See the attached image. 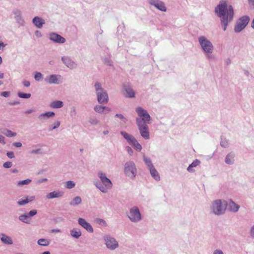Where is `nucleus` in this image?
I'll use <instances>...</instances> for the list:
<instances>
[{"instance_id":"obj_15","label":"nucleus","mask_w":254,"mask_h":254,"mask_svg":"<svg viewBox=\"0 0 254 254\" xmlns=\"http://www.w3.org/2000/svg\"><path fill=\"white\" fill-rule=\"evenodd\" d=\"M61 60L64 64L70 69H75L77 67V64L68 56H63Z\"/></svg>"},{"instance_id":"obj_21","label":"nucleus","mask_w":254,"mask_h":254,"mask_svg":"<svg viewBox=\"0 0 254 254\" xmlns=\"http://www.w3.org/2000/svg\"><path fill=\"white\" fill-rule=\"evenodd\" d=\"M0 236V241L3 244L8 245L13 244L12 239L10 236H8L4 233H1Z\"/></svg>"},{"instance_id":"obj_7","label":"nucleus","mask_w":254,"mask_h":254,"mask_svg":"<svg viewBox=\"0 0 254 254\" xmlns=\"http://www.w3.org/2000/svg\"><path fill=\"white\" fill-rule=\"evenodd\" d=\"M129 220L133 223H137L142 219L141 214L138 207L134 206L131 207L127 213Z\"/></svg>"},{"instance_id":"obj_28","label":"nucleus","mask_w":254,"mask_h":254,"mask_svg":"<svg viewBox=\"0 0 254 254\" xmlns=\"http://www.w3.org/2000/svg\"><path fill=\"white\" fill-rule=\"evenodd\" d=\"M64 106L63 102L60 100H55L50 103V107L52 109H59Z\"/></svg>"},{"instance_id":"obj_31","label":"nucleus","mask_w":254,"mask_h":254,"mask_svg":"<svg viewBox=\"0 0 254 254\" xmlns=\"http://www.w3.org/2000/svg\"><path fill=\"white\" fill-rule=\"evenodd\" d=\"M81 198L79 196H77L72 199L69 202V205L73 206L78 205L81 203Z\"/></svg>"},{"instance_id":"obj_5","label":"nucleus","mask_w":254,"mask_h":254,"mask_svg":"<svg viewBox=\"0 0 254 254\" xmlns=\"http://www.w3.org/2000/svg\"><path fill=\"white\" fill-rule=\"evenodd\" d=\"M94 87L98 102L100 104L107 103L109 101L108 95L106 90L102 87L101 83L96 81Z\"/></svg>"},{"instance_id":"obj_33","label":"nucleus","mask_w":254,"mask_h":254,"mask_svg":"<svg viewBox=\"0 0 254 254\" xmlns=\"http://www.w3.org/2000/svg\"><path fill=\"white\" fill-rule=\"evenodd\" d=\"M143 159L145 165L147 166L148 169H151L154 167L152 163L151 159L149 157L144 156Z\"/></svg>"},{"instance_id":"obj_58","label":"nucleus","mask_w":254,"mask_h":254,"mask_svg":"<svg viewBox=\"0 0 254 254\" xmlns=\"http://www.w3.org/2000/svg\"><path fill=\"white\" fill-rule=\"evenodd\" d=\"M47 181H48V180L46 178H44V179H40V180L37 181V184H42V183H44L45 182H47Z\"/></svg>"},{"instance_id":"obj_17","label":"nucleus","mask_w":254,"mask_h":254,"mask_svg":"<svg viewBox=\"0 0 254 254\" xmlns=\"http://www.w3.org/2000/svg\"><path fill=\"white\" fill-rule=\"evenodd\" d=\"M121 134L124 137L126 140L127 143L132 146L133 144L136 141L137 139L132 134H129L126 131H121L120 132Z\"/></svg>"},{"instance_id":"obj_18","label":"nucleus","mask_w":254,"mask_h":254,"mask_svg":"<svg viewBox=\"0 0 254 254\" xmlns=\"http://www.w3.org/2000/svg\"><path fill=\"white\" fill-rule=\"evenodd\" d=\"M78 223L88 232H93V228L91 225L89 223L87 222L84 219L82 218H78Z\"/></svg>"},{"instance_id":"obj_29","label":"nucleus","mask_w":254,"mask_h":254,"mask_svg":"<svg viewBox=\"0 0 254 254\" xmlns=\"http://www.w3.org/2000/svg\"><path fill=\"white\" fill-rule=\"evenodd\" d=\"M18 219L20 221L26 224H29L31 222V218H30L27 213L19 215Z\"/></svg>"},{"instance_id":"obj_46","label":"nucleus","mask_w":254,"mask_h":254,"mask_svg":"<svg viewBox=\"0 0 254 254\" xmlns=\"http://www.w3.org/2000/svg\"><path fill=\"white\" fill-rule=\"evenodd\" d=\"M200 163V161L199 160L196 159L190 164V167H192L193 168L199 165Z\"/></svg>"},{"instance_id":"obj_53","label":"nucleus","mask_w":254,"mask_h":254,"mask_svg":"<svg viewBox=\"0 0 254 254\" xmlns=\"http://www.w3.org/2000/svg\"><path fill=\"white\" fill-rule=\"evenodd\" d=\"M212 254H224L223 252L220 249L215 250Z\"/></svg>"},{"instance_id":"obj_51","label":"nucleus","mask_w":254,"mask_h":254,"mask_svg":"<svg viewBox=\"0 0 254 254\" xmlns=\"http://www.w3.org/2000/svg\"><path fill=\"white\" fill-rule=\"evenodd\" d=\"M104 63L105 64H107L108 65H110V66H112V61L110 59H109L108 58H105L104 59Z\"/></svg>"},{"instance_id":"obj_14","label":"nucleus","mask_w":254,"mask_h":254,"mask_svg":"<svg viewBox=\"0 0 254 254\" xmlns=\"http://www.w3.org/2000/svg\"><path fill=\"white\" fill-rule=\"evenodd\" d=\"M148 3L161 11L166 12L167 11L164 2L161 0H148Z\"/></svg>"},{"instance_id":"obj_35","label":"nucleus","mask_w":254,"mask_h":254,"mask_svg":"<svg viewBox=\"0 0 254 254\" xmlns=\"http://www.w3.org/2000/svg\"><path fill=\"white\" fill-rule=\"evenodd\" d=\"M105 108L104 106L101 105H96L94 107V110L99 114H102L104 112Z\"/></svg>"},{"instance_id":"obj_40","label":"nucleus","mask_w":254,"mask_h":254,"mask_svg":"<svg viewBox=\"0 0 254 254\" xmlns=\"http://www.w3.org/2000/svg\"><path fill=\"white\" fill-rule=\"evenodd\" d=\"M89 123L93 125H96L99 123V121L95 117H91L89 119Z\"/></svg>"},{"instance_id":"obj_3","label":"nucleus","mask_w":254,"mask_h":254,"mask_svg":"<svg viewBox=\"0 0 254 254\" xmlns=\"http://www.w3.org/2000/svg\"><path fill=\"white\" fill-rule=\"evenodd\" d=\"M97 175L102 185L99 182H96L94 183V185L101 192H107L108 190H110L113 187L112 182L110 179L107 177L106 174L102 171L98 172Z\"/></svg>"},{"instance_id":"obj_41","label":"nucleus","mask_w":254,"mask_h":254,"mask_svg":"<svg viewBox=\"0 0 254 254\" xmlns=\"http://www.w3.org/2000/svg\"><path fill=\"white\" fill-rule=\"evenodd\" d=\"M229 141L227 139L225 138L221 139V141H220V145L222 147L227 148L229 146Z\"/></svg>"},{"instance_id":"obj_36","label":"nucleus","mask_w":254,"mask_h":254,"mask_svg":"<svg viewBox=\"0 0 254 254\" xmlns=\"http://www.w3.org/2000/svg\"><path fill=\"white\" fill-rule=\"evenodd\" d=\"M31 180L27 179L22 181H19L17 182V185L18 186L28 185L31 182Z\"/></svg>"},{"instance_id":"obj_55","label":"nucleus","mask_w":254,"mask_h":254,"mask_svg":"<svg viewBox=\"0 0 254 254\" xmlns=\"http://www.w3.org/2000/svg\"><path fill=\"white\" fill-rule=\"evenodd\" d=\"M250 235L252 238L254 239V225L251 228Z\"/></svg>"},{"instance_id":"obj_37","label":"nucleus","mask_w":254,"mask_h":254,"mask_svg":"<svg viewBox=\"0 0 254 254\" xmlns=\"http://www.w3.org/2000/svg\"><path fill=\"white\" fill-rule=\"evenodd\" d=\"M43 78V75L40 72H36L34 73V79L37 81H40Z\"/></svg>"},{"instance_id":"obj_10","label":"nucleus","mask_w":254,"mask_h":254,"mask_svg":"<svg viewBox=\"0 0 254 254\" xmlns=\"http://www.w3.org/2000/svg\"><path fill=\"white\" fill-rule=\"evenodd\" d=\"M141 137L145 140L150 138V133L148 126L146 124H142L141 121L138 120L137 124H136Z\"/></svg>"},{"instance_id":"obj_1","label":"nucleus","mask_w":254,"mask_h":254,"mask_svg":"<svg viewBox=\"0 0 254 254\" xmlns=\"http://www.w3.org/2000/svg\"><path fill=\"white\" fill-rule=\"evenodd\" d=\"M215 13L220 18L223 29L225 31L227 27L233 19L234 9L231 5L228 6L226 1H221L215 8Z\"/></svg>"},{"instance_id":"obj_11","label":"nucleus","mask_w":254,"mask_h":254,"mask_svg":"<svg viewBox=\"0 0 254 254\" xmlns=\"http://www.w3.org/2000/svg\"><path fill=\"white\" fill-rule=\"evenodd\" d=\"M104 239L106 246L109 250H114L119 247L118 242L114 238L110 236H106Z\"/></svg>"},{"instance_id":"obj_47","label":"nucleus","mask_w":254,"mask_h":254,"mask_svg":"<svg viewBox=\"0 0 254 254\" xmlns=\"http://www.w3.org/2000/svg\"><path fill=\"white\" fill-rule=\"evenodd\" d=\"M126 151H127V153L130 155L132 156L133 153V150L130 146H127L126 147Z\"/></svg>"},{"instance_id":"obj_4","label":"nucleus","mask_w":254,"mask_h":254,"mask_svg":"<svg viewBox=\"0 0 254 254\" xmlns=\"http://www.w3.org/2000/svg\"><path fill=\"white\" fill-rule=\"evenodd\" d=\"M227 202L220 199L212 201L210 206V212L217 216L223 215L226 211Z\"/></svg>"},{"instance_id":"obj_59","label":"nucleus","mask_w":254,"mask_h":254,"mask_svg":"<svg viewBox=\"0 0 254 254\" xmlns=\"http://www.w3.org/2000/svg\"><path fill=\"white\" fill-rule=\"evenodd\" d=\"M23 84L25 87H28L30 85V83L29 81L25 80L23 82Z\"/></svg>"},{"instance_id":"obj_8","label":"nucleus","mask_w":254,"mask_h":254,"mask_svg":"<svg viewBox=\"0 0 254 254\" xmlns=\"http://www.w3.org/2000/svg\"><path fill=\"white\" fill-rule=\"evenodd\" d=\"M135 111L138 115L141 118H137L136 119V124H137L138 120L140 121H141L142 124H146L147 125V124L149 123L151 117L145 110L143 109L142 107H138L136 108Z\"/></svg>"},{"instance_id":"obj_43","label":"nucleus","mask_w":254,"mask_h":254,"mask_svg":"<svg viewBox=\"0 0 254 254\" xmlns=\"http://www.w3.org/2000/svg\"><path fill=\"white\" fill-rule=\"evenodd\" d=\"M115 117L119 118L124 123H126L127 121V119L124 117V116L121 114H117L115 115Z\"/></svg>"},{"instance_id":"obj_44","label":"nucleus","mask_w":254,"mask_h":254,"mask_svg":"<svg viewBox=\"0 0 254 254\" xmlns=\"http://www.w3.org/2000/svg\"><path fill=\"white\" fill-rule=\"evenodd\" d=\"M96 221L98 224L101 225L102 226H107L106 222L103 219L97 218L96 219Z\"/></svg>"},{"instance_id":"obj_48","label":"nucleus","mask_w":254,"mask_h":254,"mask_svg":"<svg viewBox=\"0 0 254 254\" xmlns=\"http://www.w3.org/2000/svg\"><path fill=\"white\" fill-rule=\"evenodd\" d=\"M3 166L5 168H9L12 166V162L9 161L3 163Z\"/></svg>"},{"instance_id":"obj_50","label":"nucleus","mask_w":254,"mask_h":254,"mask_svg":"<svg viewBox=\"0 0 254 254\" xmlns=\"http://www.w3.org/2000/svg\"><path fill=\"white\" fill-rule=\"evenodd\" d=\"M30 153L32 154H39L41 153V149H37L35 150H33L30 152Z\"/></svg>"},{"instance_id":"obj_12","label":"nucleus","mask_w":254,"mask_h":254,"mask_svg":"<svg viewBox=\"0 0 254 254\" xmlns=\"http://www.w3.org/2000/svg\"><path fill=\"white\" fill-rule=\"evenodd\" d=\"M12 13L14 15V17L16 22L18 24V25L19 26H24L25 22L22 17V11L18 8H15L13 9Z\"/></svg>"},{"instance_id":"obj_61","label":"nucleus","mask_w":254,"mask_h":254,"mask_svg":"<svg viewBox=\"0 0 254 254\" xmlns=\"http://www.w3.org/2000/svg\"><path fill=\"white\" fill-rule=\"evenodd\" d=\"M70 114H71V115H75L76 114V109L74 107H73L71 109V110L70 111Z\"/></svg>"},{"instance_id":"obj_26","label":"nucleus","mask_w":254,"mask_h":254,"mask_svg":"<svg viewBox=\"0 0 254 254\" xmlns=\"http://www.w3.org/2000/svg\"><path fill=\"white\" fill-rule=\"evenodd\" d=\"M149 170L151 176L155 181H159L160 180L159 174L154 167L149 169Z\"/></svg>"},{"instance_id":"obj_52","label":"nucleus","mask_w":254,"mask_h":254,"mask_svg":"<svg viewBox=\"0 0 254 254\" xmlns=\"http://www.w3.org/2000/svg\"><path fill=\"white\" fill-rule=\"evenodd\" d=\"M0 95L1 96L4 97H8L10 95V92L9 91H4L0 93Z\"/></svg>"},{"instance_id":"obj_24","label":"nucleus","mask_w":254,"mask_h":254,"mask_svg":"<svg viewBox=\"0 0 254 254\" xmlns=\"http://www.w3.org/2000/svg\"><path fill=\"white\" fill-rule=\"evenodd\" d=\"M124 89L126 92V97L132 98L135 97V92L129 86H124Z\"/></svg>"},{"instance_id":"obj_32","label":"nucleus","mask_w":254,"mask_h":254,"mask_svg":"<svg viewBox=\"0 0 254 254\" xmlns=\"http://www.w3.org/2000/svg\"><path fill=\"white\" fill-rule=\"evenodd\" d=\"M37 244L40 246H48L50 244V240L45 238L39 239L37 241Z\"/></svg>"},{"instance_id":"obj_49","label":"nucleus","mask_w":254,"mask_h":254,"mask_svg":"<svg viewBox=\"0 0 254 254\" xmlns=\"http://www.w3.org/2000/svg\"><path fill=\"white\" fill-rule=\"evenodd\" d=\"M61 125V122L59 121H57L56 122H55L53 125H52V126L53 127V128H54L55 129L58 128Z\"/></svg>"},{"instance_id":"obj_63","label":"nucleus","mask_w":254,"mask_h":254,"mask_svg":"<svg viewBox=\"0 0 254 254\" xmlns=\"http://www.w3.org/2000/svg\"><path fill=\"white\" fill-rule=\"evenodd\" d=\"M104 108H105L104 112H105V114H106L111 111V109L107 106H104Z\"/></svg>"},{"instance_id":"obj_38","label":"nucleus","mask_w":254,"mask_h":254,"mask_svg":"<svg viewBox=\"0 0 254 254\" xmlns=\"http://www.w3.org/2000/svg\"><path fill=\"white\" fill-rule=\"evenodd\" d=\"M137 151L140 152L142 150V146L137 140L132 146Z\"/></svg>"},{"instance_id":"obj_20","label":"nucleus","mask_w":254,"mask_h":254,"mask_svg":"<svg viewBox=\"0 0 254 254\" xmlns=\"http://www.w3.org/2000/svg\"><path fill=\"white\" fill-rule=\"evenodd\" d=\"M55 115V113L54 112L49 111L40 114L38 118L40 121H44L48 120L50 118L53 117Z\"/></svg>"},{"instance_id":"obj_13","label":"nucleus","mask_w":254,"mask_h":254,"mask_svg":"<svg viewBox=\"0 0 254 254\" xmlns=\"http://www.w3.org/2000/svg\"><path fill=\"white\" fill-rule=\"evenodd\" d=\"M62 77L60 74H52L46 76L44 80L48 84H58L62 82Z\"/></svg>"},{"instance_id":"obj_23","label":"nucleus","mask_w":254,"mask_h":254,"mask_svg":"<svg viewBox=\"0 0 254 254\" xmlns=\"http://www.w3.org/2000/svg\"><path fill=\"white\" fill-rule=\"evenodd\" d=\"M235 153L231 152L229 153L226 156L225 162L227 164L232 165L234 163Z\"/></svg>"},{"instance_id":"obj_62","label":"nucleus","mask_w":254,"mask_h":254,"mask_svg":"<svg viewBox=\"0 0 254 254\" xmlns=\"http://www.w3.org/2000/svg\"><path fill=\"white\" fill-rule=\"evenodd\" d=\"M250 5L253 7H254V0H248Z\"/></svg>"},{"instance_id":"obj_6","label":"nucleus","mask_w":254,"mask_h":254,"mask_svg":"<svg viewBox=\"0 0 254 254\" xmlns=\"http://www.w3.org/2000/svg\"><path fill=\"white\" fill-rule=\"evenodd\" d=\"M136 166L132 161L127 162L124 165V174L130 180H134L137 175Z\"/></svg>"},{"instance_id":"obj_9","label":"nucleus","mask_w":254,"mask_h":254,"mask_svg":"<svg viewBox=\"0 0 254 254\" xmlns=\"http://www.w3.org/2000/svg\"><path fill=\"white\" fill-rule=\"evenodd\" d=\"M250 19L249 16L247 15H244L240 17L237 21L234 27V31L237 33L242 31L247 26Z\"/></svg>"},{"instance_id":"obj_22","label":"nucleus","mask_w":254,"mask_h":254,"mask_svg":"<svg viewBox=\"0 0 254 254\" xmlns=\"http://www.w3.org/2000/svg\"><path fill=\"white\" fill-rule=\"evenodd\" d=\"M64 192L62 191H53L49 193L46 197L47 199H53L55 198H59L62 197L64 195Z\"/></svg>"},{"instance_id":"obj_64","label":"nucleus","mask_w":254,"mask_h":254,"mask_svg":"<svg viewBox=\"0 0 254 254\" xmlns=\"http://www.w3.org/2000/svg\"><path fill=\"white\" fill-rule=\"evenodd\" d=\"M192 167H190V164L189 166V167L187 168V170L189 172H193L194 170L192 169Z\"/></svg>"},{"instance_id":"obj_30","label":"nucleus","mask_w":254,"mask_h":254,"mask_svg":"<svg viewBox=\"0 0 254 254\" xmlns=\"http://www.w3.org/2000/svg\"><path fill=\"white\" fill-rule=\"evenodd\" d=\"M70 235L74 238L78 239L81 236L80 230L73 228L70 231Z\"/></svg>"},{"instance_id":"obj_34","label":"nucleus","mask_w":254,"mask_h":254,"mask_svg":"<svg viewBox=\"0 0 254 254\" xmlns=\"http://www.w3.org/2000/svg\"><path fill=\"white\" fill-rule=\"evenodd\" d=\"M1 133L9 137H14L16 135V132H12L11 130L9 129H5L2 131Z\"/></svg>"},{"instance_id":"obj_27","label":"nucleus","mask_w":254,"mask_h":254,"mask_svg":"<svg viewBox=\"0 0 254 254\" xmlns=\"http://www.w3.org/2000/svg\"><path fill=\"white\" fill-rule=\"evenodd\" d=\"M230 211L233 212H237L240 208V205L236 204L234 201L230 200L229 204Z\"/></svg>"},{"instance_id":"obj_60","label":"nucleus","mask_w":254,"mask_h":254,"mask_svg":"<svg viewBox=\"0 0 254 254\" xmlns=\"http://www.w3.org/2000/svg\"><path fill=\"white\" fill-rule=\"evenodd\" d=\"M0 143L3 144H5L6 143L4 141V137L2 135H0Z\"/></svg>"},{"instance_id":"obj_54","label":"nucleus","mask_w":254,"mask_h":254,"mask_svg":"<svg viewBox=\"0 0 254 254\" xmlns=\"http://www.w3.org/2000/svg\"><path fill=\"white\" fill-rule=\"evenodd\" d=\"M6 155L9 158H13L14 157V153L12 151H8L6 153Z\"/></svg>"},{"instance_id":"obj_25","label":"nucleus","mask_w":254,"mask_h":254,"mask_svg":"<svg viewBox=\"0 0 254 254\" xmlns=\"http://www.w3.org/2000/svg\"><path fill=\"white\" fill-rule=\"evenodd\" d=\"M35 199L34 196H31L29 197H27L25 198H22L19 199L17 201V204L19 205H24L29 202L33 201Z\"/></svg>"},{"instance_id":"obj_2","label":"nucleus","mask_w":254,"mask_h":254,"mask_svg":"<svg viewBox=\"0 0 254 254\" xmlns=\"http://www.w3.org/2000/svg\"><path fill=\"white\" fill-rule=\"evenodd\" d=\"M198 42L206 58L208 60H214L215 56L212 55L214 46L211 42L204 36L198 37Z\"/></svg>"},{"instance_id":"obj_16","label":"nucleus","mask_w":254,"mask_h":254,"mask_svg":"<svg viewBox=\"0 0 254 254\" xmlns=\"http://www.w3.org/2000/svg\"><path fill=\"white\" fill-rule=\"evenodd\" d=\"M49 39L56 43L63 44L65 42V39L64 37L54 32L49 34Z\"/></svg>"},{"instance_id":"obj_45","label":"nucleus","mask_w":254,"mask_h":254,"mask_svg":"<svg viewBox=\"0 0 254 254\" xmlns=\"http://www.w3.org/2000/svg\"><path fill=\"white\" fill-rule=\"evenodd\" d=\"M37 213V211L36 209H32L30 210L28 213L27 214H28V216L31 218V217H33V216L35 215Z\"/></svg>"},{"instance_id":"obj_42","label":"nucleus","mask_w":254,"mask_h":254,"mask_svg":"<svg viewBox=\"0 0 254 254\" xmlns=\"http://www.w3.org/2000/svg\"><path fill=\"white\" fill-rule=\"evenodd\" d=\"M75 186V184L72 181H68L66 182V188L69 189L73 188Z\"/></svg>"},{"instance_id":"obj_39","label":"nucleus","mask_w":254,"mask_h":254,"mask_svg":"<svg viewBox=\"0 0 254 254\" xmlns=\"http://www.w3.org/2000/svg\"><path fill=\"white\" fill-rule=\"evenodd\" d=\"M18 96L19 97L21 98L24 99H28L29 98L31 95L30 93H25L23 92H19L18 93Z\"/></svg>"},{"instance_id":"obj_19","label":"nucleus","mask_w":254,"mask_h":254,"mask_svg":"<svg viewBox=\"0 0 254 254\" xmlns=\"http://www.w3.org/2000/svg\"><path fill=\"white\" fill-rule=\"evenodd\" d=\"M32 23L37 28H41L45 23V22L42 17L35 16L32 19Z\"/></svg>"},{"instance_id":"obj_56","label":"nucleus","mask_w":254,"mask_h":254,"mask_svg":"<svg viewBox=\"0 0 254 254\" xmlns=\"http://www.w3.org/2000/svg\"><path fill=\"white\" fill-rule=\"evenodd\" d=\"M12 145L13 146L15 147H20L22 145V143L20 142H14L13 143Z\"/></svg>"},{"instance_id":"obj_57","label":"nucleus","mask_w":254,"mask_h":254,"mask_svg":"<svg viewBox=\"0 0 254 254\" xmlns=\"http://www.w3.org/2000/svg\"><path fill=\"white\" fill-rule=\"evenodd\" d=\"M35 36L38 37V38H40V37H41L42 35L41 33V32L39 30H36L35 32Z\"/></svg>"}]
</instances>
